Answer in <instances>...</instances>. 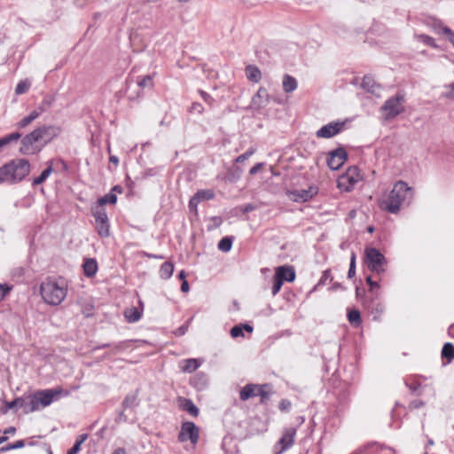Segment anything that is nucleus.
Instances as JSON below:
<instances>
[{
	"label": "nucleus",
	"mask_w": 454,
	"mask_h": 454,
	"mask_svg": "<svg viewBox=\"0 0 454 454\" xmlns=\"http://www.w3.org/2000/svg\"><path fill=\"white\" fill-rule=\"evenodd\" d=\"M413 199V190L403 181L396 182L387 197L382 200L380 207L391 214H396L402 207L409 206Z\"/></svg>",
	"instance_id": "obj_1"
},
{
	"label": "nucleus",
	"mask_w": 454,
	"mask_h": 454,
	"mask_svg": "<svg viewBox=\"0 0 454 454\" xmlns=\"http://www.w3.org/2000/svg\"><path fill=\"white\" fill-rule=\"evenodd\" d=\"M67 288V283L64 278H48L41 283L40 294L46 303L57 306L65 300Z\"/></svg>",
	"instance_id": "obj_2"
},
{
	"label": "nucleus",
	"mask_w": 454,
	"mask_h": 454,
	"mask_svg": "<svg viewBox=\"0 0 454 454\" xmlns=\"http://www.w3.org/2000/svg\"><path fill=\"white\" fill-rule=\"evenodd\" d=\"M30 163L26 159H14L0 168V184H17L28 176Z\"/></svg>",
	"instance_id": "obj_3"
},
{
	"label": "nucleus",
	"mask_w": 454,
	"mask_h": 454,
	"mask_svg": "<svg viewBox=\"0 0 454 454\" xmlns=\"http://www.w3.org/2000/svg\"><path fill=\"white\" fill-rule=\"evenodd\" d=\"M60 392L61 390L58 389H45L27 395V413H31L49 406Z\"/></svg>",
	"instance_id": "obj_4"
},
{
	"label": "nucleus",
	"mask_w": 454,
	"mask_h": 454,
	"mask_svg": "<svg viewBox=\"0 0 454 454\" xmlns=\"http://www.w3.org/2000/svg\"><path fill=\"white\" fill-rule=\"evenodd\" d=\"M365 263L367 268L376 274L380 275L386 270V258L376 248L371 247L365 249Z\"/></svg>",
	"instance_id": "obj_5"
},
{
	"label": "nucleus",
	"mask_w": 454,
	"mask_h": 454,
	"mask_svg": "<svg viewBox=\"0 0 454 454\" xmlns=\"http://www.w3.org/2000/svg\"><path fill=\"white\" fill-rule=\"evenodd\" d=\"M404 96L397 94L388 98L381 106V111L385 113V118L392 119L403 112Z\"/></svg>",
	"instance_id": "obj_6"
},
{
	"label": "nucleus",
	"mask_w": 454,
	"mask_h": 454,
	"mask_svg": "<svg viewBox=\"0 0 454 454\" xmlns=\"http://www.w3.org/2000/svg\"><path fill=\"white\" fill-rule=\"evenodd\" d=\"M361 179L362 176L358 168L351 167L338 179V187L341 191L350 192Z\"/></svg>",
	"instance_id": "obj_7"
},
{
	"label": "nucleus",
	"mask_w": 454,
	"mask_h": 454,
	"mask_svg": "<svg viewBox=\"0 0 454 454\" xmlns=\"http://www.w3.org/2000/svg\"><path fill=\"white\" fill-rule=\"evenodd\" d=\"M41 141L39 133L35 129L22 138L20 152L24 155L35 154L41 150V147H38L35 144Z\"/></svg>",
	"instance_id": "obj_8"
},
{
	"label": "nucleus",
	"mask_w": 454,
	"mask_h": 454,
	"mask_svg": "<svg viewBox=\"0 0 454 454\" xmlns=\"http://www.w3.org/2000/svg\"><path fill=\"white\" fill-rule=\"evenodd\" d=\"M296 435V428L290 427H285L282 431V435L275 444V450H278L275 454H282L289 450L294 444Z\"/></svg>",
	"instance_id": "obj_9"
},
{
	"label": "nucleus",
	"mask_w": 454,
	"mask_h": 454,
	"mask_svg": "<svg viewBox=\"0 0 454 454\" xmlns=\"http://www.w3.org/2000/svg\"><path fill=\"white\" fill-rule=\"evenodd\" d=\"M93 216L95 217V225L98 235L101 237H108L109 221L105 208L97 207L93 209Z\"/></svg>",
	"instance_id": "obj_10"
},
{
	"label": "nucleus",
	"mask_w": 454,
	"mask_h": 454,
	"mask_svg": "<svg viewBox=\"0 0 454 454\" xmlns=\"http://www.w3.org/2000/svg\"><path fill=\"white\" fill-rule=\"evenodd\" d=\"M200 438V429L193 422H184L178 434V440L181 442L190 440L192 444H196Z\"/></svg>",
	"instance_id": "obj_11"
},
{
	"label": "nucleus",
	"mask_w": 454,
	"mask_h": 454,
	"mask_svg": "<svg viewBox=\"0 0 454 454\" xmlns=\"http://www.w3.org/2000/svg\"><path fill=\"white\" fill-rule=\"evenodd\" d=\"M345 127V121H332L320 128L316 136L319 138H331L340 133Z\"/></svg>",
	"instance_id": "obj_12"
},
{
	"label": "nucleus",
	"mask_w": 454,
	"mask_h": 454,
	"mask_svg": "<svg viewBox=\"0 0 454 454\" xmlns=\"http://www.w3.org/2000/svg\"><path fill=\"white\" fill-rule=\"evenodd\" d=\"M347 153L343 148H338L329 153L326 162L333 170L339 169L347 160Z\"/></svg>",
	"instance_id": "obj_13"
},
{
	"label": "nucleus",
	"mask_w": 454,
	"mask_h": 454,
	"mask_svg": "<svg viewBox=\"0 0 454 454\" xmlns=\"http://www.w3.org/2000/svg\"><path fill=\"white\" fill-rule=\"evenodd\" d=\"M318 192L316 186H309L308 189L295 190L290 192L291 199L295 202H305L311 200Z\"/></svg>",
	"instance_id": "obj_14"
},
{
	"label": "nucleus",
	"mask_w": 454,
	"mask_h": 454,
	"mask_svg": "<svg viewBox=\"0 0 454 454\" xmlns=\"http://www.w3.org/2000/svg\"><path fill=\"white\" fill-rule=\"evenodd\" d=\"M36 129L39 133L41 140L43 141V145L51 142L60 133V128L53 125H43L38 127Z\"/></svg>",
	"instance_id": "obj_15"
},
{
	"label": "nucleus",
	"mask_w": 454,
	"mask_h": 454,
	"mask_svg": "<svg viewBox=\"0 0 454 454\" xmlns=\"http://www.w3.org/2000/svg\"><path fill=\"white\" fill-rule=\"evenodd\" d=\"M269 98L270 96L267 90L263 87H261L252 98L251 107L255 110H261L268 105Z\"/></svg>",
	"instance_id": "obj_16"
},
{
	"label": "nucleus",
	"mask_w": 454,
	"mask_h": 454,
	"mask_svg": "<svg viewBox=\"0 0 454 454\" xmlns=\"http://www.w3.org/2000/svg\"><path fill=\"white\" fill-rule=\"evenodd\" d=\"M261 385L259 384H247L239 392V398L242 401H247L251 397L258 396Z\"/></svg>",
	"instance_id": "obj_17"
},
{
	"label": "nucleus",
	"mask_w": 454,
	"mask_h": 454,
	"mask_svg": "<svg viewBox=\"0 0 454 454\" xmlns=\"http://www.w3.org/2000/svg\"><path fill=\"white\" fill-rule=\"evenodd\" d=\"M276 275L282 281L293 282L295 278V271L293 267L279 266L276 270Z\"/></svg>",
	"instance_id": "obj_18"
},
{
	"label": "nucleus",
	"mask_w": 454,
	"mask_h": 454,
	"mask_svg": "<svg viewBox=\"0 0 454 454\" xmlns=\"http://www.w3.org/2000/svg\"><path fill=\"white\" fill-rule=\"evenodd\" d=\"M179 404L181 408L187 411L190 415L192 417H198L199 415V408L193 403V402L191 399H187L184 397L179 398Z\"/></svg>",
	"instance_id": "obj_19"
},
{
	"label": "nucleus",
	"mask_w": 454,
	"mask_h": 454,
	"mask_svg": "<svg viewBox=\"0 0 454 454\" xmlns=\"http://www.w3.org/2000/svg\"><path fill=\"white\" fill-rule=\"evenodd\" d=\"M181 369L184 372H195L201 364V363L195 358L184 359L181 362Z\"/></svg>",
	"instance_id": "obj_20"
},
{
	"label": "nucleus",
	"mask_w": 454,
	"mask_h": 454,
	"mask_svg": "<svg viewBox=\"0 0 454 454\" xmlns=\"http://www.w3.org/2000/svg\"><path fill=\"white\" fill-rule=\"evenodd\" d=\"M246 75L250 82H259L262 79L261 70L254 65H248L246 67Z\"/></svg>",
	"instance_id": "obj_21"
},
{
	"label": "nucleus",
	"mask_w": 454,
	"mask_h": 454,
	"mask_svg": "<svg viewBox=\"0 0 454 454\" xmlns=\"http://www.w3.org/2000/svg\"><path fill=\"white\" fill-rule=\"evenodd\" d=\"M282 85L286 93H291L294 91L298 86L296 79L287 74L283 76Z\"/></svg>",
	"instance_id": "obj_22"
},
{
	"label": "nucleus",
	"mask_w": 454,
	"mask_h": 454,
	"mask_svg": "<svg viewBox=\"0 0 454 454\" xmlns=\"http://www.w3.org/2000/svg\"><path fill=\"white\" fill-rule=\"evenodd\" d=\"M27 399L25 397H17L12 402H6V409L3 411V413H6L8 410L13 409L15 407H21L23 408V412L27 413Z\"/></svg>",
	"instance_id": "obj_23"
},
{
	"label": "nucleus",
	"mask_w": 454,
	"mask_h": 454,
	"mask_svg": "<svg viewBox=\"0 0 454 454\" xmlns=\"http://www.w3.org/2000/svg\"><path fill=\"white\" fill-rule=\"evenodd\" d=\"M83 271L85 276L91 278L95 276L98 271V263L95 259H87L83 263Z\"/></svg>",
	"instance_id": "obj_24"
},
{
	"label": "nucleus",
	"mask_w": 454,
	"mask_h": 454,
	"mask_svg": "<svg viewBox=\"0 0 454 454\" xmlns=\"http://www.w3.org/2000/svg\"><path fill=\"white\" fill-rule=\"evenodd\" d=\"M55 101V97L53 95H45L43 100L38 104L36 109L39 113L43 114L46 112L48 109L51 107Z\"/></svg>",
	"instance_id": "obj_25"
},
{
	"label": "nucleus",
	"mask_w": 454,
	"mask_h": 454,
	"mask_svg": "<svg viewBox=\"0 0 454 454\" xmlns=\"http://www.w3.org/2000/svg\"><path fill=\"white\" fill-rule=\"evenodd\" d=\"M215 197V193L212 190H200L196 192L195 196L190 200V206L192 205V202L197 200H212Z\"/></svg>",
	"instance_id": "obj_26"
},
{
	"label": "nucleus",
	"mask_w": 454,
	"mask_h": 454,
	"mask_svg": "<svg viewBox=\"0 0 454 454\" xmlns=\"http://www.w3.org/2000/svg\"><path fill=\"white\" fill-rule=\"evenodd\" d=\"M124 316L129 323H135L141 318L142 313L137 308L132 307L125 310Z\"/></svg>",
	"instance_id": "obj_27"
},
{
	"label": "nucleus",
	"mask_w": 454,
	"mask_h": 454,
	"mask_svg": "<svg viewBox=\"0 0 454 454\" xmlns=\"http://www.w3.org/2000/svg\"><path fill=\"white\" fill-rule=\"evenodd\" d=\"M244 330L252 333L253 327L250 325L245 324L243 325H235L231 329V336L232 338L243 337Z\"/></svg>",
	"instance_id": "obj_28"
},
{
	"label": "nucleus",
	"mask_w": 454,
	"mask_h": 454,
	"mask_svg": "<svg viewBox=\"0 0 454 454\" xmlns=\"http://www.w3.org/2000/svg\"><path fill=\"white\" fill-rule=\"evenodd\" d=\"M49 166L47 168H45L39 176L34 178L33 182H32V185L33 186H36L38 184H43L49 176L53 172V168H52V164H51V161L49 162Z\"/></svg>",
	"instance_id": "obj_29"
},
{
	"label": "nucleus",
	"mask_w": 454,
	"mask_h": 454,
	"mask_svg": "<svg viewBox=\"0 0 454 454\" xmlns=\"http://www.w3.org/2000/svg\"><path fill=\"white\" fill-rule=\"evenodd\" d=\"M173 271L174 265L169 262H166L160 266V276L163 279H168L172 276Z\"/></svg>",
	"instance_id": "obj_30"
},
{
	"label": "nucleus",
	"mask_w": 454,
	"mask_h": 454,
	"mask_svg": "<svg viewBox=\"0 0 454 454\" xmlns=\"http://www.w3.org/2000/svg\"><path fill=\"white\" fill-rule=\"evenodd\" d=\"M271 395L270 386L268 384L261 385L258 396L261 397V403H266Z\"/></svg>",
	"instance_id": "obj_31"
},
{
	"label": "nucleus",
	"mask_w": 454,
	"mask_h": 454,
	"mask_svg": "<svg viewBox=\"0 0 454 454\" xmlns=\"http://www.w3.org/2000/svg\"><path fill=\"white\" fill-rule=\"evenodd\" d=\"M442 356L447 358L449 362L454 359V346L451 343L447 342L443 345Z\"/></svg>",
	"instance_id": "obj_32"
},
{
	"label": "nucleus",
	"mask_w": 454,
	"mask_h": 454,
	"mask_svg": "<svg viewBox=\"0 0 454 454\" xmlns=\"http://www.w3.org/2000/svg\"><path fill=\"white\" fill-rule=\"evenodd\" d=\"M21 137V134L19 132H13L2 138H0V149L12 141H17Z\"/></svg>",
	"instance_id": "obj_33"
},
{
	"label": "nucleus",
	"mask_w": 454,
	"mask_h": 454,
	"mask_svg": "<svg viewBox=\"0 0 454 454\" xmlns=\"http://www.w3.org/2000/svg\"><path fill=\"white\" fill-rule=\"evenodd\" d=\"M348 319L351 325L356 326H358L362 322L360 312L357 309L348 311Z\"/></svg>",
	"instance_id": "obj_34"
},
{
	"label": "nucleus",
	"mask_w": 454,
	"mask_h": 454,
	"mask_svg": "<svg viewBox=\"0 0 454 454\" xmlns=\"http://www.w3.org/2000/svg\"><path fill=\"white\" fill-rule=\"evenodd\" d=\"M137 394H130V395H128L121 405L123 407V409H128V408H132V407H135L137 405Z\"/></svg>",
	"instance_id": "obj_35"
},
{
	"label": "nucleus",
	"mask_w": 454,
	"mask_h": 454,
	"mask_svg": "<svg viewBox=\"0 0 454 454\" xmlns=\"http://www.w3.org/2000/svg\"><path fill=\"white\" fill-rule=\"evenodd\" d=\"M87 437L86 434L79 435L74 445L68 450L67 454H77L81 450V445L86 441Z\"/></svg>",
	"instance_id": "obj_36"
},
{
	"label": "nucleus",
	"mask_w": 454,
	"mask_h": 454,
	"mask_svg": "<svg viewBox=\"0 0 454 454\" xmlns=\"http://www.w3.org/2000/svg\"><path fill=\"white\" fill-rule=\"evenodd\" d=\"M116 200H117L116 195L112 192H109V193L106 194L105 196L101 197L98 200V207H102V206L106 205V203L115 204Z\"/></svg>",
	"instance_id": "obj_37"
},
{
	"label": "nucleus",
	"mask_w": 454,
	"mask_h": 454,
	"mask_svg": "<svg viewBox=\"0 0 454 454\" xmlns=\"http://www.w3.org/2000/svg\"><path fill=\"white\" fill-rule=\"evenodd\" d=\"M232 239L231 237L223 238L218 243V249L223 252H229L231 249Z\"/></svg>",
	"instance_id": "obj_38"
},
{
	"label": "nucleus",
	"mask_w": 454,
	"mask_h": 454,
	"mask_svg": "<svg viewBox=\"0 0 454 454\" xmlns=\"http://www.w3.org/2000/svg\"><path fill=\"white\" fill-rule=\"evenodd\" d=\"M362 87L366 89L369 92L374 93L378 85L369 76H364L362 82Z\"/></svg>",
	"instance_id": "obj_39"
},
{
	"label": "nucleus",
	"mask_w": 454,
	"mask_h": 454,
	"mask_svg": "<svg viewBox=\"0 0 454 454\" xmlns=\"http://www.w3.org/2000/svg\"><path fill=\"white\" fill-rule=\"evenodd\" d=\"M30 86H31V82L29 81H27V80L20 81L16 86L15 93L17 95L24 94L29 90Z\"/></svg>",
	"instance_id": "obj_40"
},
{
	"label": "nucleus",
	"mask_w": 454,
	"mask_h": 454,
	"mask_svg": "<svg viewBox=\"0 0 454 454\" xmlns=\"http://www.w3.org/2000/svg\"><path fill=\"white\" fill-rule=\"evenodd\" d=\"M415 37L419 41L422 42L423 43H425L430 47H433V48L437 47V44L435 43L434 39L427 35H424V34L416 35Z\"/></svg>",
	"instance_id": "obj_41"
},
{
	"label": "nucleus",
	"mask_w": 454,
	"mask_h": 454,
	"mask_svg": "<svg viewBox=\"0 0 454 454\" xmlns=\"http://www.w3.org/2000/svg\"><path fill=\"white\" fill-rule=\"evenodd\" d=\"M438 33L445 35L454 47V32L450 27L446 26H440Z\"/></svg>",
	"instance_id": "obj_42"
},
{
	"label": "nucleus",
	"mask_w": 454,
	"mask_h": 454,
	"mask_svg": "<svg viewBox=\"0 0 454 454\" xmlns=\"http://www.w3.org/2000/svg\"><path fill=\"white\" fill-rule=\"evenodd\" d=\"M137 84L140 88H153V77L151 75H145L137 81Z\"/></svg>",
	"instance_id": "obj_43"
},
{
	"label": "nucleus",
	"mask_w": 454,
	"mask_h": 454,
	"mask_svg": "<svg viewBox=\"0 0 454 454\" xmlns=\"http://www.w3.org/2000/svg\"><path fill=\"white\" fill-rule=\"evenodd\" d=\"M272 282H273V286H272L271 293H272V295L275 296L280 291L284 282L282 281V279L278 278L276 274L273 277Z\"/></svg>",
	"instance_id": "obj_44"
},
{
	"label": "nucleus",
	"mask_w": 454,
	"mask_h": 454,
	"mask_svg": "<svg viewBox=\"0 0 454 454\" xmlns=\"http://www.w3.org/2000/svg\"><path fill=\"white\" fill-rule=\"evenodd\" d=\"M255 153V148L251 147L249 148L245 153L238 156L235 160V162L237 163H242L245 160H248L249 157H251Z\"/></svg>",
	"instance_id": "obj_45"
},
{
	"label": "nucleus",
	"mask_w": 454,
	"mask_h": 454,
	"mask_svg": "<svg viewBox=\"0 0 454 454\" xmlns=\"http://www.w3.org/2000/svg\"><path fill=\"white\" fill-rule=\"evenodd\" d=\"M356 257L355 253H352L350 256L349 269L348 271V278H354L356 275Z\"/></svg>",
	"instance_id": "obj_46"
},
{
	"label": "nucleus",
	"mask_w": 454,
	"mask_h": 454,
	"mask_svg": "<svg viewBox=\"0 0 454 454\" xmlns=\"http://www.w3.org/2000/svg\"><path fill=\"white\" fill-rule=\"evenodd\" d=\"M242 174V169L239 168V167H236L232 173L229 176V180L231 182H235L237 181L238 179H239L240 176Z\"/></svg>",
	"instance_id": "obj_47"
},
{
	"label": "nucleus",
	"mask_w": 454,
	"mask_h": 454,
	"mask_svg": "<svg viewBox=\"0 0 454 454\" xmlns=\"http://www.w3.org/2000/svg\"><path fill=\"white\" fill-rule=\"evenodd\" d=\"M292 403L289 400L283 399L279 402L278 408L281 411H289Z\"/></svg>",
	"instance_id": "obj_48"
},
{
	"label": "nucleus",
	"mask_w": 454,
	"mask_h": 454,
	"mask_svg": "<svg viewBox=\"0 0 454 454\" xmlns=\"http://www.w3.org/2000/svg\"><path fill=\"white\" fill-rule=\"evenodd\" d=\"M332 280L331 271L326 270L323 272L322 277L319 279L318 285H325L326 281Z\"/></svg>",
	"instance_id": "obj_49"
},
{
	"label": "nucleus",
	"mask_w": 454,
	"mask_h": 454,
	"mask_svg": "<svg viewBox=\"0 0 454 454\" xmlns=\"http://www.w3.org/2000/svg\"><path fill=\"white\" fill-rule=\"evenodd\" d=\"M31 122H32V121L27 116H25L24 118H22L20 121H18L16 123V127L18 129H24L27 125H29Z\"/></svg>",
	"instance_id": "obj_50"
},
{
	"label": "nucleus",
	"mask_w": 454,
	"mask_h": 454,
	"mask_svg": "<svg viewBox=\"0 0 454 454\" xmlns=\"http://www.w3.org/2000/svg\"><path fill=\"white\" fill-rule=\"evenodd\" d=\"M203 110H204V108H203L202 105L200 103H193L190 109L191 112H195L198 114H201L203 112Z\"/></svg>",
	"instance_id": "obj_51"
},
{
	"label": "nucleus",
	"mask_w": 454,
	"mask_h": 454,
	"mask_svg": "<svg viewBox=\"0 0 454 454\" xmlns=\"http://www.w3.org/2000/svg\"><path fill=\"white\" fill-rule=\"evenodd\" d=\"M23 446H24V442L22 440H20V441L15 442L14 443L9 445L6 448V450L19 449V448H22Z\"/></svg>",
	"instance_id": "obj_52"
},
{
	"label": "nucleus",
	"mask_w": 454,
	"mask_h": 454,
	"mask_svg": "<svg viewBox=\"0 0 454 454\" xmlns=\"http://www.w3.org/2000/svg\"><path fill=\"white\" fill-rule=\"evenodd\" d=\"M263 166V163H257L254 167H252L249 170V174L254 176L255 175Z\"/></svg>",
	"instance_id": "obj_53"
},
{
	"label": "nucleus",
	"mask_w": 454,
	"mask_h": 454,
	"mask_svg": "<svg viewBox=\"0 0 454 454\" xmlns=\"http://www.w3.org/2000/svg\"><path fill=\"white\" fill-rule=\"evenodd\" d=\"M424 405V403L420 400H414L411 402L410 408L411 409H419Z\"/></svg>",
	"instance_id": "obj_54"
},
{
	"label": "nucleus",
	"mask_w": 454,
	"mask_h": 454,
	"mask_svg": "<svg viewBox=\"0 0 454 454\" xmlns=\"http://www.w3.org/2000/svg\"><path fill=\"white\" fill-rule=\"evenodd\" d=\"M42 114L38 112V110L35 108V110H33L28 115L27 117L32 121H34L35 119H37Z\"/></svg>",
	"instance_id": "obj_55"
},
{
	"label": "nucleus",
	"mask_w": 454,
	"mask_h": 454,
	"mask_svg": "<svg viewBox=\"0 0 454 454\" xmlns=\"http://www.w3.org/2000/svg\"><path fill=\"white\" fill-rule=\"evenodd\" d=\"M10 288L8 286H4L0 285V300H3L6 294L9 292Z\"/></svg>",
	"instance_id": "obj_56"
},
{
	"label": "nucleus",
	"mask_w": 454,
	"mask_h": 454,
	"mask_svg": "<svg viewBox=\"0 0 454 454\" xmlns=\"http://www.w3.org/2000/svg\"><path fill=\"white\" fill-rule=\"evenodd\" d=\"M366 283L370 286L371 290H372L374 287H379V284L377 282L372 281L371 276H368L366 278Z\"/></svg>",
	"instance_id": "obj_57"
},
{
	"label": "nucleus",
	"mask_w": 454,
	"mask_h": 454,
	"mask_svg": "<svg viewBox=\"0 0 454 454\" xmlns=\"http://www.w3.org/2000/svg\"><path fill=\"white\" fill-rule=\"evenodd\" d=\"M200 94L206 102L210 103V101L212 100V98L208 93L203 90H200Z\"/></svg>",
	"instance_id": "obj_58"
},
{
	"label": "nucleus",
	"mask_w": 454,
	"mask_h": 454,
	"mask_svg": "<svg viewBox=\"0 0 454 454\" xmlns=\"http://www.w3.org/2000/svg\"><path fill=\"white\" fill-rule=\"evenodd\" d=\"M125 346H126V342H120L118 344L114 345V350L116 353V352L123 349L125 348Z\"/></svg>",
	"instance_id": "obj_59"
},
{
	"label": "nucleus",
	"mask_w": 454,
	"mask_h": 454,
	"mask_svg": "<svg viewBox=\"0 0 454 454\" xmlns=\"http://www.w3.org/2000/svg\"><path fill=\"white\" fill-rule=\"evenodd\" d=\"M181 291L184 293H187L189 291V284L187 280H184L181 285Z\"/></svg>",
	"instance_id": "obj_60"
},
{
	"label": "nucleus",
	"mask_w": 454,
	"mask_h": 454,
	"mask_svg": "<svg viewBox=\"0 0 454 454\" xmlns=\"http://www.w3.org/2000/svg\"><path fill=\"white\" fill-rule=\"evenodd\" d=\"M125 421H127V417H126V415L124 414V412H123V411H121V412L120 413V415H119L118 419H117V422H119V423H120V422H125Z\"/></svg>",
	"instance_id": "obj_61"
},
{
	"label": "nucleus",
	"mask_w": 454,
	"mask_h": 454,
	"mask_svg": "<svg viewBox=\"0 0 454 454\" xmlns=\"http://www.w3.org/2000/svg\"><path fill=\"white\" fill-rule=\"evenodd\" d=\"M15 432H16V428L14 427H10L6 428L4 433L5 434H14Z\"/></svg>",
	"instance_id": "obj_62"
},
{
	"label": "nucleus",
	"mask_w": 454,
	"mask_h": 454,
	"mask_svg": "<svg viewBox=\"0 0 454 454\" xmlns=\"http://www.w3.org/2000/svg\"><path fill=\"white\" fill-rule=\"evenodd\" d=\"M109 160H110V162L114 163V165H118V163H119L118 157L114 156V155L110 156Z\"/></svg>",
	"instance_id": "obj_63"
},
{
	"label": "nucleus",
	"mask_w": 454,
	"mask_h": 454,
	"mask_svg": "<svg viewBox=\"0 0 454 454\" xmlns=\"http://www.w3.org/2000/svg\"><path fill=\"white\" fill-rule=\"evenodd\" d=\"M113 454H126V450L123 448L116 449Z\"/></svg>",
	"instance_id": "obj_64"
}]
</instances>
